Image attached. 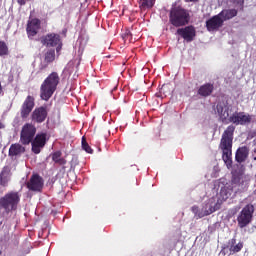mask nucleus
<instances>
[{"label": "nucleus", "instance_id": "obj_1", "mask_svg": "<svg viewBox=\"0 0 256 256\" xmlns=\"http://www.w3.org/2000/svg\"><path fill=\"white\" fill-rule=\"evenodd\" d=\"M214 190L216 191V195L214 198L216 199L217 203L211 208L209 213H215L218 209L221 208V205L231 197L233 193V183L227 181V179L222 178L215 182Z\"/></svg>", "mask_w": 256, "mask_h": 256}, {"label": "nucleus", "instance_id": "obj_2", "mask_svg": "<svg viewBox=\"0 0 256 256\" xmlns=\"http://www.w3.org/2000/svg\"><path fill=\"white\" fill-rule=\"evenodd\" d=\"M217 113L220 116V119L225 123H234V125H249L253 117L245 112H235L231 115V110L229 107L218 104ZM231 115V116H230Z\"/></svg>", "mask_w": 256, "mask_h": 256}, {"label": "nucleus", "instance_id": "obj_3", "mask_svg": "<svg viewBox=\"0 0 256 256\" xmlns=\"http://www.w3.org/2000/svg\"><path fill=\"white\" fill-rule=\"evenodd\" d=\"M235 131L234 126H229L223 133L222 139L220 142V149L223 152L222 159L229 169L233 163L231 160V147H233V133Z\"/></svg>", "mask_w": 256, "mask_h": 256}, {"label": "nucleus", "instance_id": "obj_4", "mask_svg": "<svg viewBox=\"0 0 256 256\" xmlns=\"http://www.w3.org/2000/svg\"><path fill=\"white\" fill-rule=\"evenodd\" d=\"M59 85V75L55 72L51 73L42 83L40 88V97L44 101H49Z\"/></svg>", "mask_w": 256, "mask_h": 256}, {"label": "nucleus", "instance_id": "obj_5", "mask_svg": "<svg viewBox=\"0 0 256 256\" xmlns=\"http://www.w3.org/2000/svg\"><path fill=\"white\" fill-rule=\"evenodd\" d=\"M215 205H217V199L215 198V196H213L202 206V208L194 206L192 208V211L195 217H197L198 219H201L203 217H207V215H211V213L213 212H209V211H211V209H213Z\"/></svg>", "mask_w": 256, "mask_h": 256}, {"label": "nucleus", "instance_id": "obj_6", "mask_svg": "<svg viewBox=\"0 0 256 256\" xmlns=\"http://www.w3.org/2000/svg\"><path fill=\"white\" fill-rule=\"evenodd\" d=\"M19 203V194L12 192L6 194L3 198L0 199V207L6 211H13L17 209V204Z\"/></svg>", "mask_w": 256, "mask_h": 256}, {"label": "nucleus", "instance_id": "obj_7", "mask_svg": "<svg viewBox=\"0 0 256 256\" xmlns=\"http://www.w3.org/2000/svg\"><path fill=\"white\" fill-rule=\"evenodd\" d=\"M170 21L175 27H181L187 23V12L183 9H172Z\"/></svg>", "mask_w": 256, "mask_h": 256}, {"label": "nucleus", "instance_id": "obj_8", "mask_svg": "<svg viewBox=\"0 0 256 256\" xmlns=\"http://www.w3.org/2000/svg\"><path fill=\"white\" fill-rule=\"evenodd\" d=\"M251 219H253V206L247 205L243 208L237 218L239 227H241V229L247 227V225L251 223Z\"/></svg>", "mask_w": 256, "mask_h": 256}, {"label": "nucleus", "instance_id": "obj_9", "mask_svg": "<svg viewBox=\"0 0 256 256\" xmlns=\"http://www.w3.org/2000/svg\"><path fill=\"white\" fill-rule=\"evenodd\" d=\"M35 136V126L26 124L21 132V142L24 145H29Z\"/></svg>", "mask_w": 256, "mask_h": 256}, {"label": "nucleus", "instance_id": "obj_10", "mask_svg": "<svg viewBox=\"0 0 256 256\" xmlns=\"http://www.w3.org/2000/svg\"><path fill=\"white\" fill-rule=\"evenodd\" d=\"M42 43H44L46 47H56L57 53L61 51V39H59V35L50 34L42 40Z\"/></svg>", "mask_w": 256, "mask_h": 256}, {"label": "nucleus", "instance_id": "obj_11", "mask_svg": "<svg viewBox=\"0 0 256 256\" xmlns=\"http://www.w3.org/2000/svg\"><path fill=\"white\" fill-rule=\"evenodd\" d=\"M45 143H47V134H38L35 140L32 142V151L36 155L41 153V149L45 147Z\"/></svg>", "mask_w": 256, "mask_h": 256}, {"label": "nucleus", "instance_id": "obj_12", "mask_svg": "<svg viewBox=\"0 0 256 256\" xmlns=\"http://www.w3.org/2000/svg\"><path fill=\"white\" fill-rule=\"evenodd\" d=\"M224 21L220 14L213 16L206 21V27L208 31H217L219 27H222Z\"/></svg>", "mask_w": 256, "mask_h": 256}, {"label": "nucleus", "instance_id": "obj_13", "mask_svg": "<svg viewBox=\"0 0 256 256\" xmlns=\"http://www.w3.org/2000/svg\"><path fill=\"white\" fill-rule=\"evenodd\" d=\"M27 187L30 191H41L43 189V178L34 174L28 182Z\"/></svg>", "mask_w": 256, "mask_h": 256}, {"label": "nucleus", "instance_id": "obj_14", "mask_svg": "<svg viewBox=\"0 0 256 256\" xmlns=\"http://www.w3.org/2000/svg\"><path fill=\"white\" fill-rule=\"evenodd\" d=\"M39 29H41V22L39 21V19L34 18L28 21L27 33L29 37H35V35L39 33Z\"/></svg>", "mask_w": 256, "mask_h": 256}, {"label": "nucleus", "instance_id": "obj_15", "mask_svg": "<svg viewBox=\"0 0 256 256\" xmlns=\"http://www.w3.org/2000/svg\"><path fill=\"white\" fill-rule=\"evenodd\" d=\"M33 107H35V100L33 99V97L28 96L22 105V109H21L22 117H28L29 113L33 111Z\"/></svg>", "mask_w": 256, "mask_h": 256}, {"label": "nucleus", "instance_id": "obj_16", "mask_svg": "<svg viewBox=\"0 0 256 256\" xmlns=\"http://www.w3.org/2000/svg\"><path fill=\"white\" fill-rule=\"evenodd\" d=\"M178 35H181L183 39L186 41H193V37H195V28L193 27H186L177 30Z\"/></svg>", "mask_w": 256, "mask_h": 256}, {"label": "nucleus", "instance_id": "obj_17", "mask_svg": "<svg viewBox=\"0 0 256 256\" xmlns=\"http://www.w3.org/2000/svg\"><path fill=\"white\" fill-rule=\"evenodd\" d=\"M32 119L33 121H37V123H43V121L47 119V110L43 107L35 109L32 114Z\"/></svg>", "mask_w": 256, "mask_h": 256}, {"label": "nucleus", "instance_id": "obj_18", "mask_svg": "<svg viewBox=\"0 0 256 256\" xmlns=\"http://www.w3.org/2000/svg\"><path fill=\"white\" fill-rule=\"evenodd\" d=\"M249 157V148L248 147H240L236 152V161L238 163H243Z\"/></svg>", "mask_w": 256, "mask_h": 256}, {"label": "nucleus", "instance_id": "obj_19", "mask_svg": "<svg viewBox=\"0 0 256 256\" xmlns=\"http://www.w3.org/2000/svg\"><path fill=\"white\" fill-rule=\"evenodd\" d=\"M9 179H11V169L9 167H4L0 174L1 185H7V183H9Z\"/></svg>", "mask_w": 256, "mask_h": 256}, {"label": "nucleus", "instance_id": "obj_20", "mask_svg": "<svg viewBox=\"0 0 256 256\" xmlns=\"http://www.w3.org/2000/svg\"><path fill=\"white\" fill-rule=\"evenodd\" d=\"M228 249L230 253H239L243 249V242H236L235 239H232L228 243Z\"/></svg>", "mask_w": 256, "mask_h": 256}, {"label": "nucleus", "instance_id": "obj_21", "mask_svg": "<svg viewBox=\"0 0 256 256\" xmlns=\"http://www.w3.org/2000/svg\"><path fill=\"white\" fill-rule=\"evenodd\" d=\"M219 15H221V18L223 21H227V19H233L237 15V10L231 9V10H224Z\"/></svg>", "mask_w": 256, "mask_h": 256}, {"label": "nucleus", "instance_id": "obj_22", "mask_svg": "<svg viewBox=\"0 0 256 256\" xmlns=\"http://www.w3.org/2000/svg\"><path fill=\"white\" fill-rule=\"evenodd\" d=\"M10 155H21V153H25V148L20 144H13L9 149Z\"/></svg>", "mask_w": 256, "mask_h": 256}, {"label": "nucleus", "instance_id": "obj_23", "mask_svg": "<svg viewBox=\"0 0 256 256\" xmlns=\"http://www.w3.org/2000/svg\"><path fill=\"white\" fill-rule=\"evenodd\" d=\"M210 93H213V85L211 84H205L199 89V95L202 97H207Z\"/></svg>", "mask_w": 256, "mask_h": 256}, {"label": "nucleus", "instance_id": "obj_24", "mask_svg": "<svg viewBox=\"0 0 256 256\" xmlns=\"http://www.w3.org/2000/svg\"><path fill=\"white\" fill-rule=\"evenodd\" d=\"M155 5V0H140V9H151Z\"/></svg>", "mask_w": 256, "mask_h": 256}, {"label": "nucleus", "instance_id": "obj_25", "mask_svg": "<svg viewBox=\"0 0 256 256\" xmlns=\"http://www.w3.org/2000/svg\"><path fill=\"white\" fill-rule=\"evenodd\" d=\"M52 159L55 163H59V165H65V159L61 158V152H55Z\"/></svg>", "mask_w": 256, "mask_h": 256}, {"label": "nucleus", "instance_id": "obj_26", "mask_svg": "<svg viewBox=\"0 0 256 256\" xmlns=\"http://www.w3.org/2000/svg\"><path fill=\"white\" fill-rule=\"evenodd\" d=\"M4 55H9V47L5 42H0V57H4Z\"/></svg>", "mask_w": 256, "mask_h": 256}, {"label": "nucleus", "instance_id": "obj_27", "mask_svg": "<svg viewBox=\"0 0 256 256\" xmlns=\"http://www.w3.org/2000/svg\"><path fill=\"white\" fill-rule=\"evenodd\" d=\"M82 149L86 151V153H93V149H91V146H89V144L85 140V137H82Z\"/></svg>", "mask_w": 256, "mask_h": 256}, {"label": "nucleus", "instance_id": "obj_28", "mask_svg": "<svg viewBox=\"0 0 256 256\" xmlns=\"http://www.w3.org/2000/svg\"><path fill=\"white\" fill-rule=\"evenodd\" d=\"M45 61L47 63H51V61H55V51H49L45 55Z\"/></svg>", "mask_w": 256, "mask_h": 256}, {"label": "nucleus", "instance_id": "obj_29", "mask_svg": "<svg viewBox=\"0 0 256 256\" xmlns=\"http://www.w3.org/2000/svg\"><path fill=\"white\" fill-rule=\"evenodd\" d=\"M234 3L240 8L243 7V0H235Z\"/></svg>", "mask_w": 256, "mask_h": 256}, {"label": "nucleus", "instance_id": "obj_30", "mask_svg": "<svg viewBox=\"0 0 256 256\" xmlns=\"http://www.w3.org/2000/svg\"><path fill=\"white\" fill-rule=\"evenodd\" d=\"M19 5H25V0H18Z\"/></svg>", "mask_w": 256, "mask_h": 256}, {"label": "nucleus", "instance_id": "obj_31", "mask_svg": "<svg viewBox=\"0 0 256 256\" xmlns=\"http://www.w3.org/2000/svg\"><path fill=\"white\" fill-rule=\"evenodd\" d=\"M68 69H73V62H70V63L68 64Z\"/></svg>", "mask_w": 256, "mask_h": 256}, {"label": "nucleus", "instance_id": "obj_32", "mask_svg": "<svg viewBox=\"0 0 256 256\" xmlns=\"http://www.w3.org/2000/svg\"><path fill=\"white\" fill-rule=\"evenodd\" d=\"M185 1H186V3H193V2H195L197 0H185Z\"/></svg>", "mask_w": 256, "mask_h": 256}, {"label": "nucleus", "instance_id": "obj_33", "mask_svg": "<svg viewBox=\"0 0 256 256\" xmlns=\"http://www.w3.org/2000/svg\"><path fill=\"white\" fill-rule=\"evenodd\" d=\"M129 35H131V32H128L124 35V39H126V37H129Z\"/></svg>", "mask_w": 256, "mask_h": 256}, {"label": "nucleus", "instance_id": "obj_34", "mask_svg": "<svg viewBox=\"0 0 256 256\" xmlns=\"http://www.w3.org/2000/svg\"><path fill=\"white\" fill-rule=\"evenodd\" d=\"M5 127V125H3V123L0 122V129H3Z\"/></svg>", "mask_w": 256, "mask_h": 256}, {"label": "nucleus", "instance_id": "obj_35", "mask_svg": "<svg viewBox=\"0 0 256 256\" xmlns=\"http://www.w3.org/2000/svg\"><path fill=\"white\" fill-rule=\"evenodd\" d=\"M2 91H3V88L1 87V83H0V95H1Z\"/></svg>", "mask_w": 256, "mask_h": 256}, {"label": "nucleus", "instance_id": "obj_36", "mask_svg": "<svg viewBox=\"0 0 256 256\" xmlns=\"http://www.w3.org/2000/svg\"><path fill=\"white\" fill-rule=\"evenodd\" d=\"M70 73H71V71H73V70H68Z\"/></svg>", "mask_w": 256, "mask_h": 256}]
</instances>
